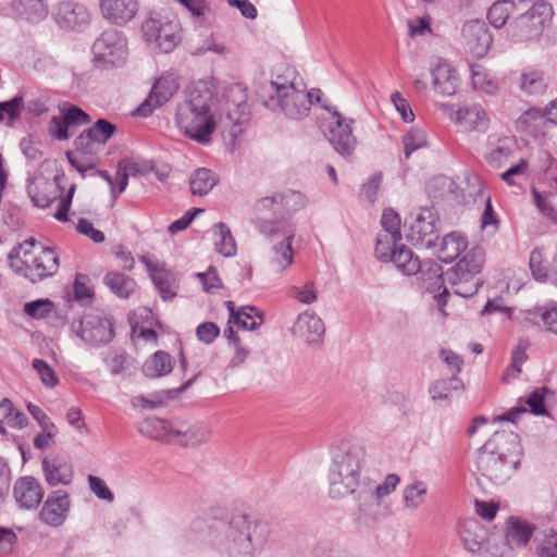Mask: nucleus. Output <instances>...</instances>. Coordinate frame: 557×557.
<instances>
[{
    "label": "nucleus",
    "mask_w": 557,
    "mask_h": 557,
    "mask_svg": "<svg viewBox=\"0 0 557 557\" xmlns=\"http://www.w3.org/2000/svg\"><path fill=\"white\" fill-rule=\"evenodd\" d=\"M400 218L393 209H385L382 214L381 224L383 234L394 239H401Z\"/></svg>",
    "instance_id": "nucleus-46"
},
{
    "label": "nucleus",
    "mask_w": 557,
    "mask_h": 557,
    "mask_svg": "<svg viewBox=\"0 0 557 557\" xmlns=\"http://www.w3.org/2000/svg\"><path fill=\"white\" fill-rule=\"evenodd\" d=\"M88 277L83 274H77L74 282V296L78 301L87 304L91 300L92 293L88 286Z\"/></svg>",
    "instance_id": "nucleus-62"
},
{
    "label": "nucleus",
    "mask_w": 557,
    "mask_h": 557,
    "mask_svg": "<svg viewBox=\"0 0 557 557\" xmlns=\"http://www.w3.org/2000/svg\"><path fill=\"white\" fill-rule=\"evenodd\" d=\"M494 313H498L504 320H509L511 318L512 310L504 305L502 298H495L486 302L481 311V315H491Z\"/></svg>",
    "instance_id": "nucleus-58"
},
{
    "label": "nucleus",
    "mask_w": 557,
    "mask_h": 557,
    "mask_svg": "<svg viewBox=\"0 0 557 557\" xmlns=\"http://www.w3.org/2000/svg\"><path fill=\"white\" fill-rule=\"evenodd\" d=\"M33 368L36 370L42 384L48 387H54L59 379L54 372V370L42 359H35L33 361Z\"/></svg>",
    "instance_id": "nucleus-55"
},
{
    "label": "nucleus",
    "mask_w": 557,
    "mask_h": 557,
    "mask_svg": "<svg viewBox=\"0 0 557 557\" xmlns=\"http://www.w3.org/2000/svg\"><path fill=\"white\" fill-rule=\"evenodd\" d=\"M520 87L528 94H540L544 90L545 84L539 74L528 73L521 75Z\"/></svg>",
    "instance_id": "nucleus-57"
},
{
    "label": "nucleus",
    "mask_w": 557,
    "mask_h": 557,
    "mask_svg": "<svg viewBox=\"0 0 557 557\" xmlns=\"http://www.w3.org/2000/svg\"><path fill=\"white\" fill-rule=\"evenodd\" d=\"M10 267L32 282L53 275L59 269V257L52 248L38 245L33 237L25 239L9 253Z\"/></svg>",
    "instance_id": "nucleus-6"
},
{
    "label": "nucleus",
    "mask_w": 557,
    "mask_h": 557,
    "mask_svg": "<svg viewBox=\"0 0 557 557\" xmlns=\"http://www.w3.org/2000/svg\"><path fill=\"white\" fill-rule=\"evenodd\" d=\"M440 109L445 112L448 119L463 126L468 131L485 132L488 126L486 112L478 104L466 108H456L451 104L442 103Z\"/></svg>",
    "instance_id": "nucleus-17"
},
{
    "label": "nucleus",
    "mask_w": 557,
    "mask_h": 557,
    "mask_svg": "<svg viewBox=\"0 0 557 557\" xmlns=\"http://www.w3.org/2000/svg\"><path fill=\"white\" fill-rule=\"evenodd\" d=\"M94 64L100 70L123 66L128 58L126 37L116 29L104 30L92 45Z\"/></svg>",
    "instance_id": "nucleus-9"
},
{
    "label": "nucleus",
    "mask_w": 557,
    "mask_h": 557,
    "mask_svg": "<svg viewBox=\"0 0 557 557\" xmlns=\"http://www.w3.org/2000/svg\"><path fill=\"white\" fill-rule=\"evenodd\" d=\"M438 249L434 251L443 262H451L458 258L468 247V240L465 235L458 232H451L444 236L440 244Z\"/></svg>",
    "instance_id": "nucleus-29"
},
{
    "label": "nucleus",
    "mask_w": 557,
    "mask_h": 557,
    "mask_svg": "<svg viewBox=\"0 0 557 557\" xmlns=\"http://www.w3.org/2000/svg\"><path fill=\"white\" fill-rule=\"evenodd\" d=\"M548 396H553V392L545 386L534 389L525 400L530 412L535 416H547L546 400Z\"/></svg>",
    "instance_id": "nucleus-43"
},
{
    "label": "nucleus",
    "mask_w": 557,
    "mask_h": 557,
    "mask_svg": "<svg viewBox=\"0 0 557 557\" xmlns=\"http://www.w3.org/2000/svg\"><path fill=\"white\" fill-rule=\"evenodd\" d=\"M27 191L36 207L47 208L61 196L63 188L58 176L53 178L38 176L30 181Z\"/></svg>",
    "instance_id": "nucleus-20"
},
{
    "label": "nucleus",
    "mask_w": 557,
    "mask_h": 557,
    "mask_svg": "<svg viewBox=\"0 0 557 557\" xmlns=\"http://www.w3.org/2000/svg\"><path fill=\"white\" fill-rule=\"evenodd\" d=\"M211 429L205 423H190L175 420L173 444L185 447H196L207 443L211 438Z\"/></svg>",
    "instance_id": "nucleus-22"
},
{
    "label": "nucleus",
    "mask_w": 557,
    "mask_h": 557,
    "mask_svg": "<svg viewBox=\"0 0 557 557\" xmlns=\"http://www.w3.org/2000/svg\"><path fill=\"white\" fill-rule=\"evenodd\" d=\"M461 540L467 550L476 553L485 542V532L476 521H471L463 527Z\"/></svg>",
    "instance_id": "nucleus-38"
},
{
    "label": "nucleus",
    "mask_w": 557,
    "mask_h": 557,
    "mask_svg": "<svg viewBox=\"0 0 557 557\" xmlns=\"http://www.w3.org/2000/svg\"><path fill=\"white\" fill-rule=\"evenodd\" d=\"M219 182L215 173L207 168H199L189 178L190 190L194 195H207Z\"/></svg>",
    "instance_id": "nucleus-33"
},
{
    "label": "nucleus",
    "mask_w": 557,
    "mask_h": 557,
    "mask_svg": "<svg viewBox=\"0 0 557 557\" xmlns=\"http://www.w3.org/2000/svg\"><path fill=\"white\" fill-rule=\"evenodd\" d=\"M331 114L332 122L329 126V140L334 149L342 156H350L357 145V139L352 135V119L343 116L337 110L322 104Z\"/></svg>",
    "instance_id": "nucleus-14"
},
{
    "label": "nucleus",
    "mask_w": 557,
    "mask_h": 557,
    "mask_svg": "<svg viewBox=\"0 0 557 557\" xmlns=\"http://www.w3.org/2000/svg\"><path fill=\"white\" fill-rule=\"evenodd\" d=\"M396 268L406 275L418 273L422 267L418 257L404 245H400L391 260Z\"/></svg>",
    "instance_id": "nucleus-35"
},
{
    "label": "nucleus",
    "mask_w": 557,
    "mask_h": 557,
    "mask_svg": "<svg viewBox=\"0 0 557 557\" xmlns=\"http://www.w3.org/2000/svg\"><path fill=\"white\" fill-rule=\"evenodd\" d=\"M75 148L76 153L82 154V157L91 158L101 147L92 138L91 133L86 129L75 139Z\"/></svg>",
    "instance_id": "nucleus-49"
},
{
    "label": "nucleus",
    "mask_w": 557,
    "mask_h": 557,
    "mask_svg": "<svg viewBox=\"0 0 557 557\" xmlns=\"http://www.w3.org/2000/svg\"><path fill=\"white\" fill-rule=\"evenodd\" d=\"M546 331L557 336V302L535 309Z\"/></svg>",
    "instance_id": "nucleus-51"
},
{
    "label": "nucleus",
    "mask_w": 557,
    "mask_h": 557,
    "mask_svg": "<svg viewBox=\"0 0 557 557\" xmlns=\"http://www.w3.org/2000/svg\"><path fill=\"white\" fill-rule=\"evenodd\" d=\"M292 333L309 345L317 344L322 339L325 326L322 319L314 311L305 310L298 314L292 327Z\"/></svg>",
    "instance_id": "nucleus-21"
},
{
    "label": "nucleus",
    "mask_w": 557,
    "mask_h": 557,
    "mask_svg": "<svg viewBox=\"0 0 557 557\" xmlns=\"http://www.w3.org/2000/svg\"><path fill=\"white\" fill-rule=\"evenodd\" d=\"M400 239H394L392 237H387L385 234H379L375 245V255L377 259L383 262H388L392 260L394 256V251L397 250V242Z\"/></svg>",
    "instance_id": "nucleus-47"
},
{
    "label": "nucleus",
    "mask_w": 557,
    "mask_h": 557,
    "mask_svg": "<svg viewBox=\"0 0 557 557\" xmlns=\"http://www.w3.org/2000/svg\"><path fill=\"white\" fill-rule=\"evenodd\" d=\"M535 527L520 518H509L507 521V540L509 543H515L524 546L530 541Z\"/></svg>",
    "instance_id": "nucleus-32"
},
{
    "label": "nucleus",
    "mask_w": 557,
    "mask_h": 557,
    "mask_svg": "<svg viewBox=\"0 0 557 557\" xmlns=\"http://www.w3.org/2000/svg\"><path fill=\"white\" fill-rule=\"evenodd\" d=\"M539 557H557V533L549 530L537 545Z\"/></svg>",
    "instance_id": "nucleus-56"
},
{
    "label": "nucleus",
    "mask_w": 557,
    "mask_h": 557,
    "mask_svg": "<svg viewBox=\"0 0 557 557\" xmlns=\"http://www.w3.org/2000/svg\"><path fill=\"white\" fill-rule=\"evenodd\" d=\"M145 40L161 52H171L180 42V27L175 22L150 17L141 26Z\"/></svg>",
    "instance_id": "nucleus-12"
},
{
    "label": "nucleus",
    "mask_w": 557,
    "mask_h": 557,
    "mask_svg": "<svg viewBox=\"0 0 557 557\" xmlns=\"http://www.w3.org/2000/svg\"><path fill=\"white\" fill-rule=\"evenodd\" d=\"M91 133L92 138L102 147L113 135L115 126L103 119H99L92 127L87 129Z\"/></svg>",
    "instance_id": "nucleus-53"
},
{
    "label": "nucleus",
    "mask_w": 557,
    "mask_h": 557,
    "mask_svg": "<svg viewBox=\"0 0 557 557\" xmlns=\"http://www.w3.org/2000/svg\"><path fill=\"white\" fill-rule=\"evenodd\" d=\"M106 286L120 298H128L136 288V282L121 272H109L103 278Z\"/></svg>",
    "instance_id": "nucleus-31"
},
{
    "label": "nucleus",
    "mask_w": 557,
    "mask_h": 557,
    "mask_svg": "<svg viewBox=\"0 0 557 557\" xmlns=\"http://www.w3.org/2000/svg\"><path fill=\"white\" fill-rule=\"evenodd\" d=\"M483 263V250L479 247H474L470 249L455 267L447 271L446 280L457 296L468 298L476 294L481 285L479 274Z\"/></svg>",
    "instance_id": "nucleus-8"
},
{
    "label": "nucleus",
    "mask_w": 557,
    "mask_h": 557,
    "mask_svg": "<svg viewBox=\"0 0 557 557\" xmlns=\"http://www.w3.org/2000/svg\"><path fill=\"white\" fill-rule=\"evenodd\" d=\"M175 420L149 417L138 424V432L151 440L173 444Z\"/></svg>",
    "instance_id": "nucleus-26"
},
{
    "label": "nucleus",
    "mask_w": 557,
    "mask_h": 557,
    "mask_svg": "<svg viewBox=\"0 0 557 557\" xmlns=\"http://www.w3.org/2000/svg\"><path fill=\"white\" fill-rule=\"evenodd\" d=\"M263 322L262 312L256 307L247 306L237 310V314L228 318V324H236L243 330L253 331L258 329Z\"/></svg>",
    "instance_id": "nucleus-37"
},
{
    "label": "nucleus",
    "mask_w": 557,
    "mask_h": 557,
    "mask_svg": "<svg viewBox=\"0 0 557 557\" xmlns=\"http://www.w3.org/2000/svg\"><path fill=\"white\" fill-rule=\"evenodd\" d=\"M428 488L424 482L416 481L404 487L403 499L405 507L408 509H417L423 504Z\"/></svg>",
    "instance_id": "nucleus-41"
},
{
    "label": "nucleus",
    "mask_w": 557,
    "mask_h": 557,
    "mask_svg": "<svg viewBox=\"0 0 557 557\" xmlns=\"http://www.w3.org/2000/svg\"><path fill=\"white\" fill-rule=\"evenodd\" d=\"M270 536L267 521L253 515L232 516L224 529L220 550L225 557H260Z\"/></svg>",
    "instance_id": "nucleus-3"
},
{
    "label": "nucleus",
    "mask_w": 557,
    "mask_h": 557,
    "mask_svg": "<svg viewBox=\"0 0 557 557\" xmlns=\"http://www.w3.org/2000/svg\"><path fill=\"white\" fill-rule=\"evenodd\" d=\"M513 157L511 145L503 140L499 146L494 148L487 156L486 161L494 169H503L508 165Z\"/></svg>",
    "instance_id": "nucleus-42"
},
{
    "label": "nucleus",
    "mask_w": 557,
    "mask_h": 557,
    "mask_svg": "<svg viewBox=\"0 0 557 557\" xmlns=\"http://www.w3.org/2000/svg\"><path fill=\"white\" fill-rule=\"evenodd\" d=\"M438 216L432 208H421L417 213L412 214L410 221L406 220L407 226L406 238L413 246L434 249Z\"/></svg>",
    "instance_id": "nucleus-10"
},
{
    "label": "nucleus",
    "mask_w": 557,
    "mask_h": 557,
    "mask_svg": "<svg viewBox=\"0 0 557 557\" xmlns=\"http://www.w3.org/2000/svg\"><path fill=\"white\" fill-rule=\"evenodd\" d=\"M13 14L22 21L38 23L49 14L47 0H11Z\"/></svg>",
    "instance_id": "nucleus-25"
},
{
    "label": "nucleus",
    "mask_w": 557,
    "mask_h": 557,
    "mask_svg": "<svg viewBox=\"0 0 557 557\" xmlns=\"http://www.w3.org/2000/svg\"><path fill=\"white\" fill-rule=\"evenodd\" d=\"M529 347V342L527 339H520L511 352V362L509 364L510 371H516L521 373V366L528 359L527 349Z\"/></svg>",
    "instance_id": "nucleus-59"
},
{
    "label": "nucleus",
    "mask_w": 557,
    "mask_h": 557,
    "mask_svg": "<svg viewBox=\"0 0 557 557\" xmlns=\"http://www.w3.org/2000/svg\"><path fill=\"white\" fill-rule=\"evenodd\" d=\"M405 157L408 159L411 153L426 146V135L422 129L413 128L404 136Z\"/></svg>",
    "instance_id": "nucleus-48"
},
{
    "label": "nucleus",
    "mask_w": 557,
    "mask_h": 557,
    "mask_svg": "<svg viewBox=\"0 0 557 557\" xmlns=\"http://www.w3.org/2000/svg\"><path fill=\"white\" fill-rule=\"evenodd\" d=\"M277 198V210L280 220H288L286 216H289L294 212L300 210L306 205V198L299 191L295 190H285L283 193L276 194Z\"/></svg>",
    "instance_id": "nucleus-30"
},
{
    "label": "nucleus",
    "mask_w": 557,
    "mask_h": 557,
    "mask_svg": "<svg viewBox=\"0 0 557 557\" xmlns=\"http://www.w3.org/2000/svg\"><path fill=\"white\" fill-rule=\"evenodd\" d=\"M177 79L170 74L159 77L144 102L137 108L136 114L141 117L149 116L157 108L169 102L178 90Z\"/></svg>",
    "instance_id": "nucleus-16"
},
{
    "label": "nucleus",
    "mask_w": 557,
    "mask_h": 557,
    "mask_svg": "<svg viewBox=\"0 0 557 557\" xmlns=\"http://www.w3.org/2000/svg\"><path fill=\"white\" fill-rule=\"evenodd\" d=\"M196 276L199 278L207 293H214L216 289L222 287L221 280L213 267H210L207 272L197 273Z\"/></svg>",
    "instance_id": "nucleus-60"
},
{
    "label": "nucleus",
    "mask_w": 557,
    "mask_h": 557,
    "mask_svg": "<svg viewBox=\"0 0 557 557\" xmlns=\"http://www.w3.org/2000/svg\"><path fill=\"white\" fill-rule=\"evenodd\" d=\"M215 95L207 81L196 83L176 106L175 125L198 144H209L216 128Z\"/></svg>",
    "instance_id": "nucleus-1"
},
{
    "label": "nucleus",
    "mask_w": 557,
    "mask_h": 557,
    "mask_svg": "<svg viewBox=\"0 0 557 557\" xmlns=\"http://www.w3.org/2000/svg\"><path fill=\"white\" fill-rule=\"evenodd\" d=\"M287 294L289 297L304 305H311L318 299L314 284L312 282L306 283L302 287L290 286Z\"/></svg>",
    "instance_id": "nucleus-50"
},
{
    "label": "nucleus",
    "mask_w": 557,
    "mask_h": 557,
    "mask_svg": "<svg viewBox=\"0 0 557 557\" xmlns=\"http://www.w3.org/2000/svg\"><path fill=\"white\" fill-rule=\"evenodd\" d=\"M172 369L171 356L165 351L159 350L145 362L143 371L146 376L153 379L168 375Z\"/></svg>",
    "instance_id": "nucleus-34"
},
{
    "label": "nucleus",
    "mask_w": 557,
    "mask_h": 557,
    "mask_svg": "<svg viewBox=\"0 0 557 557\" xmlns=\"http://www.w3.org/2000/svg\"><path fill=\"white\" fill-rule=\"evenodd\" d=\"M255 210L259 214L257 220V227L259 228V223L262 220H271L270 214L278 215L276 194L258 200Z\"/></svg>",
    "instance_id": "nucleus-52"
},
{
    "label": "nucleus",
    "mask_w": 557,
    "mask_h": 557,
    "mask_svg": "<svg viewBox=\"0 0 557 557\" xmlns=\"http://www.w3.org/2000/svg\"><path fill=\"white\" fill-rule=\"evenodd\" d=\"M88 484H89L90 491L98 498L107 500V502H110V503L113 502L114 495L109 490V487L107 486V484L104 483L103 480H101L100 478L95 476V475H89L88 476Z\"/></svg>",
    "instance_id": "nucleus-61"
},
{
    "label": "nucleus",
    "mask_w": 557,
    "mask_h": 557,
    "mask_svg": "<svg viewBox=\"0 0 557 557\" xmlns=\"http://www.w3.org/2000/svg\"><path fill=\"white\" fill-rule=\"evenodd\" d=\"M522 447L512 431L494 432L476 455L478 472L494 483H504L519 468Z\"/></svg>",
    "instance_id": "nucleus-2"
},
{
    "label": "nucleus",
    "mask_w": 557,
    "mask_h": 557,
    "mask_svg": "<svg viewBox=\"0 0 557 557\" xmlns=\"http://www.w3.org/2000/svg\"><path fill=\"white\" fill-rule=\"evenodd\" d=\"M544 257L543 251L539 248L534 249L530 256V269L533 277L539 282H545L548 280V273L546 267L543 264Z\"/></svg>",
    "instance_id": "nucleus-54"
},
{
    "label": "nucleus",
    "mask_w": 557,
    "mask_h": 557,
    "mask_svg": "<svg viewBox=\"0 0 557 557\" xmlns=\"http://www.w3.org/2000/svg\"><path fill=\"white\" fill-rule=\"evenodd\" d=\"M549 9L545 4L533 5L510 26V35L516 41H525L541 36L547 23Z\"/></svg>",
    "instance_id": "nucleus-13"
},
{
    "label": "nucleus",
    "mask_w": 557,
    "mask_h": 557,
    "mask_svg": "<svg viewBox=\"0 0 557 557\" xmlns=\"http://www.w3.org/2000/svg\"><path fill=\"white\" fill-rule=\"evenodd\" d=\"M364 459V448L358 444L343 442L332 449L327 470L329 496L332 499H343L356 493Z\"/></svg>",
    "instance_id": "nucleus-4"
},
{
    "label": "nucleus",
    "mask_w": 557,
    "mask_h": 557,
    "mask_svg": "<svg viewBox=\"0 0 557 557\" xmlns=\"http://www.w3.org/2000/svg\"><path fill=\"white\" fill-rule=\"evenodd\" d=\"M102 16L115 25H125L138 12L137 0H99Z\"/></svg>",
    "instance_id": "nucleus-23"
},
{
    "label": "nucleus",
    "mask_w": 557,
    "mask_h": 557,
    "mask_svg": "<svg viewBox=\"0 0 557 557\" xmlns=\"http://www.w3.org/2000/svg\"><path fill=\"white\" fill-rule=\"evenodd\" d=\"M262 104L271 111H278L290 120H301L309 114L313 98L321 101V90L305 91L294 83L271 81L262 86Z\"/></svg>",
    "instance_id": "nucleus-5"
},
{
    "label": "nucleus",
    "mask_w": 557,
    "mask_h": 557,
    "mask_svg": "<svg viewBox=\"0 0 557 557\" xmlns=\"http://www.w3.org/2000/svg\"><path fill=\"white\" fill-rule=\"evenodd\" d=\"M72 329L83 342L90 346L108 344L113 337L111 320L99 312L84 314L73 322Z\"/></svg>",
    "instance_id": "nucleus-11"
},
{
    "label": "nucleus",
    "mask_w": 557,
    "mask_h": 557,
    "mask_svg": "<svg viewBox=\"0 0 557 557\" xmlns=\"http://www.w3.org/2000/svg\"><path fill=\"white\" fill-rule=\"evenodd\" d=\"M66 125H82L89 122V116L86 112L77 107H70L62 111V115Z\"/></svg>",
    "instance_id": "nucleus-64"
},
{
    "label": "nucleus",
    "mask_w": 557,
    "mask_h": 557,
    "mask_svg": "<svg viewBox=\"0 0 557 557\" xmlns=\"http://www.w3.org/2000/svg\"><path fill=\"white\" fill-rule=\"evenodd\" d=\"M152 281L163 300H171L176 296V281L166 270H153Z\"/></svg>",
    "instance_id": "nucleus-39"
},
{
    "label": "nucleus",
    "mask_w": 557,
    "mask_h": 557,
    "mask_svg": "<svg viewBox=\"0 0 557 557\" xmlns=\"http://www.w3.org/2000/svg\"><path fill=\"white\" fill-rule=\"evenodd\" d=\"M259 232L272 243L268 252L269 267L273 272L282 273L294 261L293 225L286 220H262L259 223Z\"/></svg>",
    "instance_id": "nucleus-7"
},
{
    "label": "nucleus",
    "mask_w": 557,
    "mask_h": 557,
    "mask_svg": "<svg viewBox=\"0 0 557 557\" xmlns=\"http://www.w3.org/2000/svg\"><path fill=\"white\" fill-rule=\"evenodd\" d=\"M463 383L457 375H451L448 380H440L432 384L430 394L434 401L448 400L451 391H462Z\"/></svg>",
    "instance_id": "nucleus-40"
},
{
    "label": "nucleus",
    "mask_w": 557,
    "mask_h": 557,
    "mask_svg": "<svg viewBox=\"0 0 557 557\" xmlns=\"http://www.w3.org/2000/svg\"><path fill=\"white\" fill-rule=\"evenodd\" d=\"M434 90L443 96H451L458 87V76L454 67L445 60H440L431 70Z\"/></svg>",
    "instance_id": "nucleus-27"
},
{
    "label": "nucleus",
    "mask_w": 557,
    "mask_h": 557,
    "mask_svg": "<svg viewBox=\"0 0 557 557\" xmlns=\"http://www.w3.org/2000/svg\"><path fill=\"white\" fill-rule=\"evenodd\" d=\"M42 469L45 479L51 486L59 484L67 485L72 482L73 467L65 459L46 457L42 460Z\"/></svg>",
    "instance_id": "nucleus-28"
},
{
    "label": "nucleus",
    "mask_w": 557,
    "mask_h": 557,
    "mask_svg": "<svg viewBox=\"0 0 557 557\" xmlns=\"http://www.w3.org/2000/svg\"><path fill=\"white\" fill-rule=\"evenodd\" d=\"M213 235L216 252L223 255L224 257H232L236 253L235 239L232 236L230 227L225 223H216L214 225Z\"/></svg>",
    "instance_id": "nucleus-36"
},
{
    "label": "nucleus",
    "mask_w": 557,
    "mask_h": 557,
    "mask_svg": "<svg viewBox=\"0 0 557 557\" xmlns=\"http://www.w3.org/2000/svg\"><path fill=\"white\" fill-rule=\"evenodd\" d=\"M422 281L429 292L435 293L443 287L444 277L441 265L430 262L426 270H422Z\"/></svg>",
    "instance_id": "nucleus-45"
},
{
    "label": "nucleus",
    "mask_w": 557,
    "mask_h": 557,
    "mask_svg": "<svg viewBox=\"0 0 557 557\" xmlns=\"http://www.w3.org/2000/svg\"><path fill=\"white\" fill-rule=\"evenodd\" d=\"M461 35L465 48L476 58L484 57L493 42L487 25L480 20L465 23Z\"/></svg>",
    "instance_id": "nucleus-18"
},
{
    "label": "nucleus",
    "mask_w": 557,
    "mask_h": 557,
    "mask_svg": "<svg viewBox=\"0 0 557 557\" xmlns=\"http://www.w3.org/2000/svg\"><path fill=\"white\" fill-rule=\"evenodd\" d=\"M52 16L57 25L64 30L83 32L91 22V12L83 3L72 0L60 1Z\"/></svg>",
    "instance_id": "nucleus-15"
},
{
    "label": "nucleus",
    "mask_w": 557,
    "mask_h": 557,
    "mask_svg": "<svg viewBox=\"0 0 557 557\" xmlns=\"http://www.w3.org/2000/svg\"><path fill=\"white\" fill-rule=\"evenodd\" d=\"M513 9V3L507 0L495 2L488 10L487 18L495 28L503 27Z\"/></svg>",
    "instance_id": "nucleus-44"
},
{
    "label": "nucleus",
    "mask_w": 557,
    "mask_h": 557,
    "mask_svg": "<svg viewBox=\"0 0 557 557\" xmlns=\"http://www.w3.org/2000/svg\"><path fill=\"white\" fill-rule=\"evenodd\" d=\"M14 497L20 508L35 509L42 500L44 490L35 478L24 476L15 483Z\"/></svg>",
    "instance_id": "nucleus-24"
},
{
    "label": "nucleus",
    "mask_w": 557,
    "mask_h": 557,
    "mask_svg": "<svg viewBox=\"0 0 557 557\" xmlns=\"http://www.w3.org/2000/svg\"><path fill=\"white\" fill-rule=\"evenodd\" d=\"M71 509V498L67 492L58 490L51 492L45 500L39 519L42 523L57 528L67 519Z\"/></svg>",
    "instance_id": "nucleus-19"
},
{
    "label": "nucleus",
    "mask_w": 557,
    "mask_h": 557,
    "mask_svg": "<svg viewBox=\"0 0 557 557\" xmlns=\"http://www.w3.org/2000/svg\"><path fill=\"white\" fill-rule=\"evenodd\" d=\"M472 86L490 95L495 94L497 90L495 82L488 79L484 72L474 69L472 70Z\"/></svg>",
    "instance_id": "nucleus-63"
}]
</instances>
